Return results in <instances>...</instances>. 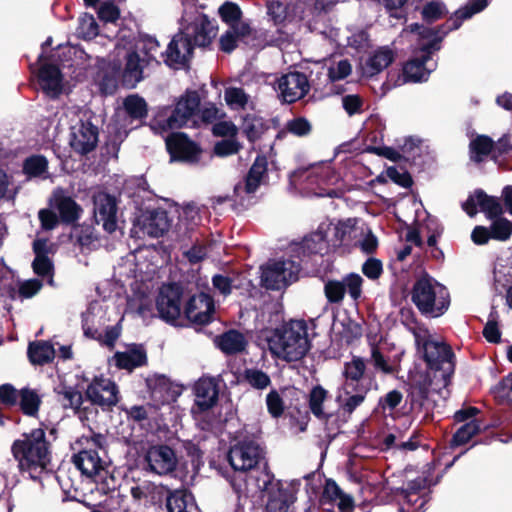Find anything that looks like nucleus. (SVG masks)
Returning <instances> with one entry per match:
<instances>
[{"label": "nucleus", "instance_id": "f257e3e1", "mask_svg": "<svg viewBox=\"0 0 512 512\" xmlns=\"http://www.w3.org/2000/svg\"><path fill=\"white\" fill-rule=\"evenodd\" d=\"M227 459L235 471L231 485L239 497L267 496V512H287L295 502L300 480H275L265 451L256 441H239L229 449Z\"/></svg>", "mask_w": 512, "mask_h": 512}, {"label": "nucleus", "instance_id": "f03ea898", "mask_svg": "<svg viewBox=\"0 0 512 512\" xmlns=\"http://www.w3.org/2000/svg\"><path fill=\"white\" fill-rule=\"evenodd\" d=\"M490 1L491 0H469L444 24L436 28L427 27L418 23L410 24L404 32L410 33L416 37L417 47L411 59L408 60L403 67L405 82L417 83L426 81L437 66L431 56L434 52L440 50L441 42L445 36L449 32L460 28L463 21L482 12Z\"/></svg>", "mask_w": 512, "mask_h": 512}, {"label": "nucleus", "instance_id": "7ed1b4c3", "mask_svg": "<svg viewBox=\"0 0 512 512\" xmlns=\"http://www.w3.org/2000/svg\"><path fill=\"white\" fill-rule=\"evenodd\" d=\"M262 334L270 352L287 362L302 359L310 349L304 320H291L279 328L264 330Z\"/></svg>", "mask_w": 512, "mask_h": 512}, {"label": "nucleus", "instance_id": "20e7f679", "mask_svg": "<svg viewBox=\"0 0 512 512\" xmlns=\"http://www.w3.org/2000/svg\"><path fill=\"white\" fill-rule=\"evenodd\" d=\"M14 459L18 462L20 472L27 473L36 481L50 463V443L46 440L45 431L41 428L24 433L11 446Z\"/></svg>", "mask_w": 512, "mask_h": 512}, {"label": "nucleus", "instance_id": "39448f33", "mask_svg": "<svg viewBox=\"0 0 512 512\" xmlns=\"http://www.w3.org/2000/svg\"><path fill=\"white\" fill-rule=\"evenodd\" d=\"M201 99L195 90H187L176 102L174 107H163L151 121L152 130L163 133L179 129L189 123H195Z\"/></svg>", "mask_w": 512, "mask_h": 512}, {"label": "nucleus", "instance_id": "423d86ee", "mask_svg": "<svg viewBox=\"0 0 512 512\" xmlns=\"http://www.w3.org/2000/svg\"><path fill=\"white\" fill-rule=\"evenodd\" d=\"M411 300L421 314L431 318L442 316L450 306L448 289L428 275L415 281Z\"/></svg>", "mask_w": 512, "mask_h": 512}, {"label": "nucleus", "instance_id": "0eeeda50", "mask_svg": "<svg viewBox=\"0 0 512 512\" xmlns=\"http://www.w3.org/2000/svg\"><path fill=\"white\" fill-rule=\"evenodd\" d=\"M418 351L429 369L441 372L443 385L447 386L454 373V354L449 346L435 341L425 329L411 328Z\"/></svg>", "mask_w": 512, "mask_h": 512}, {"label": "nucleus", "instance_id": "6e6552de", "mask_svg": "<svg viewBox=\"0 0 512 512\" xmlns=\"http://www.w3.org/2000/svg\"><path fill=\"white\" fill-rule=\"evenodd\" d=\"M290 180L294 185L305 184L304 189L320 197H335L337 192L330 186L336 185L339 175L329 166L318 168H300L290 174Z\"/></svg>", "mask_w": 512, "mask_h": 512}, {"label": "nucleus", "instance_id": "1a4fd4ad", "mask_svg": "<svg viewBox=\"0 0 512 512\" xmlns=\"http://www.w3.org/2000/svg\"><path fill=\"white\" fill-rule=\"evenodd\" d=\"M300 270L299 261L270 260L261 267V283L266 289L280 290L296 281Z\"/></svg>", "mask_w": 512, "mask_h": 512}, {"label": "nucleus", "instance_id": "9d476101", "mask_svg": "<svg viewBox=\"0 0 512 512\" xmlns=\"http://www.w3.org/2000/svg\"><path fill=\"white\" fill-rule=\"evenodd\" d=\"M266 172L267 159L263 156H258L245 178L234 186L233 201L243 207L251 205Z\"/></svg>", "mask_w": 512, "mask_h": 512}, {"label": "nucleus", "instance_id": "9b49d317", "mask_svg": "<svg viewBox=\"0 0 512 512\" xmlns=\"http://www.w3.org/2000/svg\"><path fill=\"white\" fill-rule=\"evenodd\" d=\"M93 217L97 225L109 234L118 229V201L114 195L105 191H95L92 195Z\"/></svg>", "mask_w": 512, "mask_h": 512}, {"label": "nucleus", "instance_id": "f8f14e48", "mask_svg": "<svg viewBox=\"0 0 512 512\" xmlns=\"http://www.w3.org/2000/svg\"><path fill=\"white\" fill-rule=\"evenodd\" d=\"M183 289L179 284H164L159 290L156 299V308L159 317L166 323L178 326L181 317V299Z\"/></svg>", "mask_w": 512, "mask_h": 512}, {"label": "nucleus", "instance_id": "ddd939ff", "mask_svg": "<svg viewBox=\"0 0 512 512\" xmlns=\"http://www.w3.org/2000/svg\"><path fill=\"white\" fill-rule=\"evenodd\" d=\"M145 470L159 476L173 473L177 467V457L168 445L150 446L144 455Z\"/></svg>", "mask_w": 512, "mask_h": 512}, {"label": "nucleus", "instance_id": "4468645a", "mask_svg": "<svg viewBox=\"0 0 512 512\" xmlns=\"http://www.w3.org/2000/svg\"><path fill=\"white\" fill-rule=\"evenodd\" d=\"M363 278L357 273H349L342 280H328L324 286L325 296L330 303H339L345 293L357 301L362 295Z\"/></svg>", "mask_w": 512, "mask_h": 512}, {"label": "nucleus", "instance_id": "2eb2a0df", "mask_svg": "<svg viewBox=\"0 0 512 512\" xmlns=\"http://www.w3.org/2000/svg\"><path fill=\"white\" fill-rule=\"evenodd\" d=\"M310 82L307 75L299 71H291L282 75L277 81L279 96L286 103H294L307 95Z\"/></svg>", "mask_w": 512, "mask_h": 512}, {"label": "nucleus", "instance_id": "dca6fc26", "mask_svg": "<svg viewBox=\"0 0 512 512\" xmlns=\"http://www.w3.org/2000/svg\"><path fill=\"white\" fill-rule=\"evenodd\" d=\"M70 130L69 143L76 153L86 155L96 148L99 131L91 121L79 120Z\"/></svg>", "mask_w": 512, "mask_h": 512}, {"label": "nucleus", "instance_id": "f3484780", "mask_svg": "<svg viewBox=\"0 0 512 512\" xmlns=\"http://www.w3.org/2000/svg\"><path fill=\"white\" fill-rule=\"evenodd\" d=\"M171 161L196 163L199 160L201 149L184 133H172L165 139Z\"/></svg>", "mask_w": 512, "mask_h": 512}, {"label": "nucleus", "instance_id": "a211bd4d", "mask_svg": "<svg viewBox=\"0 0 512 512\" xmlns=\"http://www.w3.org/2000/svg\"><path fill=\"white\" fill-rule=\"evenodd\" d=\"M73 463L81 474L89 479L97 481L102 479L105 473L107 462L99 450L92 447H85L73 456Z\"/></svg>", "mask_w": 512, "mask_h": 512}, {"label": "nucleus", "instance_id": "6ab92c4d", "mask_svg": "<svg viewBox=\"0 0 512 512\" xmlns=\"http://www.w3.org/2000/svg\"><path fill=\"white\" fill-rule=\"evenodd\" d=\"M462 208L470 217L480 211L489 219L497 218L503 212L499 198L489 196L481 189L476 190L470 195L462 204Z\"/></svg>", "mask_w": 512, "mask_h": 512}, {"label": "nucleus", "instance_id": "aec40b11", "mask_svg": "<svg viewBox=\"0 0 512 512\" xmlns=\"http://www.w3.org/2000/svg\"><path fill=\"white\" fill-rule=\"evenodd\" d=\"M215 305L213 298L207 293H199L190 297L184 313L186 318L198 325H206L213 319Z\"/></svg>", "mask_w": 512, "mask_h": 512}, {"label": "nucleus", "instance_id": "412c9836", "mask_svg": "<svg viewBox=\"0 0 512 512\" xmlns=\"http://www.w3.org/2000/svg\"><path fill=\"white\" fill-rule=\"evenodd\" d=\"M427 486V480L418 477L407 483L405 487L397 489V495L407 505V508L401 507L400 512H423L428 498L424 493Z\"/></svg>", "mask_w": 512, "mask_h": 512}, {"label": "nucleus", "instance_id": "4be33fe9", "mask_svg": "<svg viewBox=\"0 0 512 512\" xmlns=\"http://www.w3.org/2000/svg\"><path fill=\"white\" fill-rule=\"evenodd\" d=\"M87 398L102 408H109L118 403V388L115 382L108 378L96 377L87 387Z\"/></svg>", "mask_w": 512, "mask_h": 512}, {"label": "nucleus", "instance_id": "5701e85b", "mask_svg": "<svg viewBox=\"0 0 512 512\" xmlns=\"http://www.w3.org/2000/svg\"><path fill=\"white\" fill-rule=\"evenodd\" d=\"M217 25L205 14H198L182 31L192 41L193 47H206L211 44L217 34Z\"/></svg>", "mask_w": 512, "mask_h": 512}, {"label": "nucleus", "instance_id": "b1692460", "mask_svg": "<svg viewBox=\"0 0 512 512\" xmlns=\"http://www.w3.org/2000/svg\"><path fill=\"white\" fill-rule=\"evenodd\" d=\"M193 49L191 39L183 32H179L172 38L165 51V62L174 67L185 65L192 57Z\"/></svg>", "mask_w": 512, "mask_h": 512}, {"label": "nucleus", "instance_id": "393cba45", "mask_svg": "<svg viewBox=\"0 0 512 512\" xmlns=\"http://www.w3.org/2000/svg\"><path fill=\"white\" fill-rule=\"evenodd\" d=\"M38 79L43 92L50 98H57L63 90V75L58 66L42 64Z\"/></svg>", "mask_w": 512, "mask_h": 512}, {"label": "nucleus", "instance_id": "a878e982", "mask_svg": "<svg viewBox=\"0 0 512 512\" xmlns=\"http://www.w3.org/2000/svg\"><path fill=\"white\" fill-rule=\"evenodd\" d=\"M395 59V52L389 46H381L370 53L362 70L367 77H373L385 70Z\"/></svg>", "mask_w": 512, "mask_h": 512}, {"label": "nucleus", "instance_id": "bb28decb", "mask_svg": "<svg viewBox=\"0 0 512 512\" xmlns=\"http://www.w3.org/2000/svg\"><path fill=\"white\" fill-rule=\"evenodd\" d=\"M195 403L201 411L212 408L218 401L219 389L213 378H201L194 386Z\"/></svg>", "mask_w": 512, "mask_h": 512}, {"label": "nucleus", "instance_id": "cd10ccee", "mask_svg": "<svg viewBox=\"0 0 512 512\" xmlns=\"http://www.w3.org/2000/svg\"><path fill=\"white\" fill-rule=\"evenodd\" d=\"M328 226L320 225L315 232L305 236L302 242L294 249L298 254H324L328 251L329 244L327 240Z\"/></svg>", "mask_w": 512, "mask_h": 512}, {"label": "nucleus", "instance_id": "c85d7f7f", "mask_svg": "<svg viewBox=\"0 0 512 512\" xmlns=\"http://www.w3.org/2000/svg\"><path fill=\"white\" fill-rule=\"evenodd\" d=\"M366 364L363 358L354 356L343 368V389L354 390L356 387H368L363 383Z\"/></svg>", "mask_w": 512, "mask_h": 512}, {"label": "nucleus", "instance_id": "c756f323", "mask_svg": "<svg viewBox=\"0 0 512 512\" xmlns=\"http://www.w3.org/2000/svg\"><path fill=\"white\" fill-rule=\"evenodd\" d=\"M149 64L145 58H141L137 52H130L126 56V64L123 71V81L130 87H134L143 79V70Z\"/></svg>", "mask_w": 512, "mask_h": 512}, {"label": "nucleus", "instance_id": "7c9ffc66", "mask_svg": "<svg viewBox=\"0 0 512 512\" xmlns=\"http://www.w3.org/2000/svg\"><path fill=\"white\" fill-rule=\"evenodd\" d=\"M103 314L102 306L99 303H92L87 310L82 313V328L84 335L91 339H100L101 317Z\"/></svg>", "mask_w": 512, "mask_h": 512}, {"label": "nucleus", "instance_id": "2f4dec72", "mask_svg": "<svg viewBox=\"0 0 512 512\" xmlns=\"http://www.w3.org/2000/svg\"><path fill=\"white\" fill-rule=\"evenodd\" d=\"M170 223L167 211L154 209L146 217L143 228L149 236L157 238L163 236L168 231Z\"/></svg>", "mask_w": 512, "mask_h": 512}, {"label": "nucleus", "instance_id": "473e14b6", "mask_svg": "<svg viewBox=\"0 0 512 512\" xmlns=\"http://www.w3.org/2000/svg\"><path fill=\"white\" fill-rule=\"evenodd\" d=\"M146 353L141 346L133 345L124 352H116L114 361L118 368L132 370L145 364Z\"/></svg>", "mask_w": 512, "mask_h": 512}, {"label": "nucleus", "instance_id": "72a5a7b5", "mask_svg": "<svg viewBox=\"0 0 512 512\" xmlns=\"http://www.w3.org/2000/svg\"><path fill=\"white\" fill-rule=\"evenodd\" d=\"M327 398V390L320 385L314 386L309 393V409L311 413L320 420H327L332 416V412L326 405Z\"/></svg>", "mask_w": 512, "mask_h": 512}, {"label": "nucleus", "instance_id": "f704fd0d", "mask_svg": "<svg viewBox=\"0 0 512 512\" xmlns=\"http://www.w3.org/2000/svg\"><path fill=\"white\" fill-rule=\"evenodd\" d=\"M168 512H191L195 508L193 495L186 490L170 491L166 495Z\"/></svg>", "mask_w": 512, "mask_h": 512}, {"label": "nucleus", "instance_id": "c9c22d12", "mask_svg": "<svg viewBox=\"0 0 512 512\" xmlns=\"http://www.w3.org/2000/svg\"><path fill=\"white\" fill-rule=\"evenodd\" d=\"M217 346L228 355L237 354L245 349L246 340L243 334L238 331L230 330L217 338Z\"/></svg>", "mask_w": 512, "mask_h": 512}, {"label": "nucleus", "instance_id": "e433bc0d", "mask_svg": "<svg viewBox=\"0 0 512 512\" xmlns=\"http://www.w3.org/2000/svg\"><path fill=\"white\" fill-rule=\"evenodd\" d=\"M368 390V387H356L354 390L350 391L342 387L337 397L342 409L346 413L351 414L364 402Z\"/></svg>", "mask_w": 512, "mask_h": 512}, {"label": "nucleus", "instance_id": "4c0bfd02", "mask_svg": "<svg viewBox=\"0 0 512 512\" xmlns=\"http://www.w3.org/2000/svg\"><path fill=\"white\" fill-rule=\"evenodd\" d=\"M56 209L62 222L66 224L76 222L82 214L81 206L68 196H62L57 199Z\"/></svg>", "mask_w": 512, "mask_h": 512}, {"label": "nucleus", "instance_id": "58836bf2", "mask_svg": "<svg viewBox=\"0 0 512 512\" xmlns=\"http://www.w3.org/2000/svg\"><path fill=\"white\" fill-rule=\"evenodd\" d=\"M55 350L49 342L30 343L28 346V357L33 364L43 365L53 360Z\"/></svg>", "mask_w": 512, "mask_h": 512}, {"label": "nucleus", "instance_id": "ea45409f", "mask_svg": "<svg viewBox=\"0 0 512 512\" xmlns=\"http://www.w3.org/2000/svg\"><path fill=\"white\" fill-rule=\"evenodd\" d=\"M58 401L61 402L63 408H71L78 411L83 403L82 393L74 387L60 386L56 389Z\"/></svg>", "mask_w": 512, "mask_h": 512}, {"label": "nucleus", "instance_id": "a19ab883", "mask_svg": "<svg viewBox=\"0 0 512 512\" xmlns=\"http://www.w3.org/2000/svg\"><path fill=\"white\" fill-rule=\"evenodd\" d=\"M47 169L48 161L41 155L30 156L23 164V172L28 178H46Z\"/></svg>", "mask_w": 512, "mask_h": 512}, {"label": "nucleus", "instance_id": "79ce46f5", "mask_svg": "<svg viewBox=\"0 0 512 512\" xmlns=\"http://www.w3.org/2000/svg\"><path fill=\"white\" fill-rule=\"evenodd\" d=\"M247 34H249V26L246 24H242L241 27L230 28L220 37V49L223 52L231 53L237 47L238 38Z\"/></svg>", "mask_w": 512, "mask_h": 512}, {"label": "nucleus", "instance_id": "37998d69", "mask_svg": "<svg viewBox=\"0 0 512 512\" xmlns=\"http://www.w3.org/2000/svg\"><path fill=\"white\" fill-rule=\"evenodd\" d=\"M124 110L132 120L141 121L147 116V103L138 95H130L125 98Z\"/></svg>", "mask_w": 512, "mask_h": 512}, {"label": "nucleus", "instance_id": "c03bdc74", "mask_svg": "<svg viewBox=\"0 0 512 512\" xmlns=\"http://www.w3.org/2000/svg\"><path fill=\"white\" fill-rule=\"evenodd\" d=\"M76 34L85 40H91L99 34L98 23L92 14L83 13L79 17Z\"/></svg>", "mask_w": 512, "mask_h": 512}, {"label": "nucleus", "instance_id": "a18cd8bd", "mask_svg": "<svg viewBox=\"0 0 512 512\" xmlns=\"http://www.w3.org/2000/svg\"><path fill=\"white\" fill-rule=\"evenodd\" d=\"M264 120L256 116H246L243 119L242 130L250 142L260 139L266 131Z\"/></svg>", "mask_w": 512, "mask_h": 512}, {"label": "nucleus", "instance_id": "49530a36", "mask_svg": "<svg viewBox=\"0 0 512 512\" xmlns=\"http://www.w3.org/2000/svg\"><path fill=\"white\" fill-rule=\"evenodd\" d=\"M469 147L471 160L480 163L491 152L493 140L488 136L481 135L472 140Z\"/></svg>", "mask_w": 512, "mask_h": 512}, {"label": "nucleus", "instance_id": "de8ad7c7", "mask_svg": "<svg viewBox=\"0 0 512 512\" xmlns=\"http://www.w3.org/2000/svg\"><path fill=\"white\" fill-rule=\"evenodd\" d=\"M147 385L151 392V396L159 401H166L169 396L171 384L169 379L164 375H156L147 379Z\"/></svg>", "mask_w": 512, "mask_h": 512}, {"label": "nucleus", "instance_id": "09e8293b", "mask_svg": "<svg viewBox=\"0 0 512 512\" xmlns=\"http://www.w3.org/2000/svg\"><path fill=\"white\" fill-rule=\"evenodd\" d=\"M243 379L256 390H264L271 385L269 375L259 368H246L243 372Z\"/></svg>", "mask_w": 512, "mask_h": 512}, {"label": "nucleus", "instance_id": "8fccbe9b", "mask_svg": "<svg viewBox=\"0 0 512 512\" xmlns=\"http://www.w3.org/2000/svg\"><path fill=\"white\" fill-rule=\"evenodd\" d=\"M218 13L222 21L227 23L230 28L241 27L239 21L242 17V11L238 4L226 1L219 7Z\"/></svg>", "mask_w": 512, "mask_h": 512}, {"label": "nucleus", "instance_id": "3c124183", "mask_svg": "<svg viewBox=\"0 0 512 512\" xmlns=\"http://www.w3.org/2000/svg\"><path fill=\"white\" fill-rule=\"evenodd\" d=\"M481 426L477 420H471L462 425L453 435L452 445L460 446L467 443L474 435L478 434Z\"/></svg>", "mask_w": 512, "mask_h": 512}, {"label": "nucleus", "instance_id": "603ef678", "mask_svg": "<svg viewBox=\"0 0 512 512\" xmlns=\"http://www.w3.org/2000/svg\"><path fill=\"white\" fill-rule=\"evenodd\" d=\"M493 275L497 287H506L512 282V264H509L506 259L498 258L494 266Z\"/></svg>", "mask_w": 512, "mask_h": 512}, {"label": "nucleus", "instance_id": "864d4df0", "mask_svg": "<svg viewBox=\"0 0 512 512\" xmlns=\"http://www.w3.org/2000/svg\"><path fill=\"white\" fill-rule=\"evenodd\" d=\"M32 268L35 274L43 279H47L49 285H54V264L49 257H35L32 262Z\"/></svg>", "mask_w": 512, "mask_h": 512}, {"label": "nucleus", "instance_id": "5fc2aeb1", "mask_svg": "<svg viewBox=\"0 0 512 512\" xmlns=\"http://www.w3.org/2000/svg\"><path fill=\"white\" fill-rule=\"evenodd\" d=\"M421 14L426 22L433 23L446 16L448 10L443 2L431 1L423 6Z\"/></svg>", "mask_w": 512, "mask_h": 512}, {"label": "nucleus", "instance_id": "6e6d98bb", "mask_svg": "<svg viewBox=\"0 0 512 512\" xmlns=\"http://www.w3.org/2000/svg\"><path fill=\"white\" fill-rule=\"evenodd\" d=\"M20 396V406L24 414L28 416L36 415L40 405L38 395L30 390H22Z\"/></svg>", "mask_w": 512, "mask_h": 512}, {"label": "nucleus", "instance_id": "4d7b16f0", "mask_svg": "<svg viewBox=\"0 0 512 512\" xmlns=\"http://www.w3.org/2000/svg\"><path fill=\"white\" fill-rule=\"evenodd\" d=\"M285 130L297 137H304L312 130L311 123L304 117H296L286 122Z\"/></svg>", "mask_w": 512, "mask_h": 512}, {"label": "nucleus", "instance_id": "13d9d810", "mask_svg": "<svg viewBox=\"0 0 512 512\" xmlns=\"http://www.w3.org/2000/svg\"><path fill=\"white\" fill-rule=\"evenodd\" d=\"M498 313L495 308H492L489 319L484 326L483 336L490 343H498L501 339V332L497 323Z\"/></svg>", "mask_w": 512, "mask_h": 512}, {"label": "nucleus", "instance_id": "bf43d9fd", "mask_svg": "<svg viewBox=\"0 0 512 512\" xmlns=\"http://www.w3.org/2000/svg\"><path fill=\"white\" fill-rule=\"evenodd\" d=\"M266 406L273 418H279L284 412V402L278 391L271 390L266 396Z\"/></svg>", "mask_w": 512, "mask_h": 512}, {"label": "nucleus", "instance_id": "052dcab7", "mask_svg": "<svg viewBox=\"0 0 512 512\" xmlns=\"http://www.w3.org/2000/svg\"><path fill=\"white\" fill-rule=\"evenodd\" d=\"M352 66L347 59H342L328 68V77L332 82L345 79L351 74Z\"/></svg>", "mask_w": 512, "mask_h": 512}, {"label": "nucleus", "instance_id": "680f3d73", "mask_svg": "<svg viewBox=\"0 0 512 512\" xmlns=\"http://www.w3.org/2000/svg\"><path fill=\"white\" fill-rule=\"evenodd\" d=\"M139 44L141 45V50L145 54V59L149 62L152 60L157 61L156 56L159 51V42L155 37L144 35L141 37Z\"/></svg>", "mask_w": 512, "mask_h": 512}, {"label": "nucleus", "instance_id": "e2e57ef3", "mask_svg": "<svg viewBox=\"0 0 512 512\" xmlns=\"http://www.w3.org/2000/svg\"><path fill=\"white\" fill-rule=\"evenodd\" d=\"M98 17L104 22L114 23L120 17V10L113 1H105L99 7Z\"/></svg>", "mask_w": 512, "mask_h": 512}, {"label": "nucleus", "instance_id": "0e129e2a", "mask_svg": "<svg viewBox=\"0 0 512 512\" xmlns=\"http://www.w3.org/2000/svg\"><path fill=\"white\" fill-rule=\"evenodd\" d=\"M492 238L506 240L512 233V224L506 219L494 220L491 225Z\"/></svg>", "mask_w": 512, "mask_h": 512}, {"label": "nucleus", "instance_id": "69168bd1", "mask_svg": "<svg viewBox=\"0 0 512 512\" xmlns=\"http://www.w3.org/2000/svg\"><path fill=\"white\" fill-rule=\"evenodd\" d=\"M228 105L234 108H243L248 102V96L241 88H230L225 92Z\"/></svg>", "mask_w": 512, "mask_h": 512}, {"label": "nucleus", "instance_id": "338daca9", "mask_svg": "<svg viewBox=\"0 0 512 512\" xmlns=\"http://www.w3.org/2000/svg\"><path fill=\"white\" fill-rule=\"evenodd\" d=\"M370 363L376 370L381 371L384 374H391L394 371L393 367L388 363L379 348L376 346H372L371 348Z\"/></svg>", "mask_w": 512, "mask_h": 512}, {"label": "nucleus", "instance_id": "774afa93", "mask_svg": "<svg viewBox=\"0 0 512 512\" xmlns=\"http://www.w3.org/2000/svg\"><path fill=\"white\" fill-rule=\"evenodd\" d=\"M362 272L367 278L376 280L383 272L382 262L377 258H368L362 265Z\"/></svg>", "mask_w": 512, "mask_h": 512}]
</instances>
